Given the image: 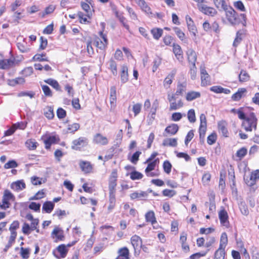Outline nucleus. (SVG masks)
I'll use <instances>...</instances> for the list:
<instances>
[{"label": "nucleus", "mask_w": 259, "mask_h": 259, "mask_svg": "<svg viewBox=\"0 0 259 259\" xmlns=\"http://www.w3.org/2000/svg\"><path fill=\"white\" fill-rule=\"evenodd\" d=\"M238 117L242 119V126L246 132H251L256 130L257 119L254 113L248 114L243 112L238 111Z\"/></svg>", "instance_id": "nucleus-1"}, {"label": "nucleus", "mask_w": 259, "mask_h": 259, "mask_svg": "<svg viewBox=\"0 0 259 259\" xmlns=\"http://www.w3.org/2000/svg\"><path fill=\"white\" fill-rule=\"evenodd\" d=\"M167 99L169 102L170 110H176L183 106L182 99L175 94H168Z\"/></svg>", "instance_id": "nucleus-2"}, {"label": "nucleus", "mask_w": 259, "mask_h": 259, "mask_svg": "<svg viewBox=\"0 0 259 259\" xmlns=\"http://www.w3.org/2000/svg\"><path fill=\"white\" fill-rule=\"evenodd\" d=\"M226 245L227 234L225 232H224L221 237L220 247L215 253V259H225V249Z\"/></svg>", "instance_id": "nucleus-3"}, {"label": "nucleus", "mask_w": 259, "mask_h": 259, "mask_svg": "<svg viewBox=\"0 0 259 259\" xmlns=\"http://www.w3.org/2000/svg\"><path fill=\"white\" fill-rule=\"evenodd\" d=\"M15 197L14 195L9 190H5L2 199L3 204L1 205V207L4 209L8 208L10 205L9 201L11 200L13 201Z\"/></svg>", "instance_id": "nucleus-4"}, {"label": "nucleus", "mask_w": 259, "mask_h": 259, "mask_svg": "<svg viewBox=\"0 0 259 259\" xmlns=\"http://www.w3.org/2000/svg\"><path fill=\"white\" fill-rule=\"evenodd\" d=\"M51 237L54 239L55 242L64 241L65 236L64 231L59 226H55L51 233Z\"/></svg>", "instance_id": "nucleus-5"}, {"label": "nucleus", "mask_w": 259, "mask_h": 259, "mask_svg": "<svg viewBox=\"0 0 259 259\" xmlns=\"http://www.w3.org/2000/svg\"><path fill=\"white\" fill-rule=\"evenodd\" d=\"M228 171L229 176V179L230 180V187L232 190V193L234 197L237 198V189L235 185V173L231 165L230 166V169H228Z\"/></svg>", "instance_id": "nucleus-6"}, {"label": "nucleus", "mask_w": 259, "mask_h": 259, "mask_svg": "<svg viewBox=\"0 0 259 259\" xmlns=\"http://www.w3.org/2000/svg\"><path fill=\"white\" fill-rule=\"evenodd\" d=\"M197 7L201 13L209 16H214L217 13L214 8L203 4H198Z\"/></svg>", "instance_id": "nucleus-7"}, {"label": "nucleus", "mask_w": 259, "mask_h": 259, "mask_svg": "<svg viewBox=\"0 0 259 259\" xmlns=\"http://www.w3.org/2000/svg\"><path fill=\"white\" fill-rule=\"evenodd\" d=\"M200 74H201V84L202 86L205 87L210 84V77L207 72L205 67L203 66H200Z\"/></svg>", "instance_id": "nucleus-8"}, {"label": "nucleus", "mask_w": 259, "mask_h": 259, "mask_svg": "<svg viewBox=\"0 0 259 259\" xmlns=\"http://www.w3.org/2000/svg\"><path fill=\"white\" fill-rule=\"evenodd\" d=\"M117 172L116 169H113L109 179V191H115L117 185Z\"/></svg>", "instance_id": "nucleus-9"}, {"label": "nucleus", "mask_w": 259, "mask_h": 259, "mask_svg": "<svg viewBox=\"0 0 259 259\" xmlns=\"http://www.w3.org/2000/svg\"><path fill=\"white\" fill-rule=\"evenodd\" d=\"M16 59L12 57L10 59L0 60V69H9L15 65Z\"/></svg>", "instance_id": "nucleus-10"}, {"label": "nucleus", "mask_w": 259, "mask_h": 259, "mask_svg": "<svg viewBox=\"0 0 259 259\" xmlns=\"http://www.w3.org/2000/svg\"><path fill=\"white\" fill-rule=\"evenodd\" d=\"M100 36L103 39V41L99 38H97L95 40V44L96 46L101 50H104L108 44V40L106 35L103 33L102 31L99 32Z\"/></svg>", "instance_id": "nucleus-11"}, {"label": "nucleus", "mask_w": 259, "mask_h": 259, "mask_svg": "<svg viewBox=\"0 0 259 259\" xmlns=\"http://www.w3.org/2000/svg\"><path fill=\"white\" fill-rule=\"evenodd\" d=\"M136 3L140 7L141 10L150 17H153L151 9L145 0H136Z\"/></svg>", "instance_id": "nucleus-12"}, {"label": "nucleus", "mask_w": 259, "mask_h": 259, "mask_svg": "<svg viewBox=\"0 0 259 259\" xmlns=\"http://www.w3.org/2000/svg\"><path fill=\"white\" fill-rule=\"evenodd\" d=\"M230 10H228V21L232 25L239 24L240 20L238 14L232 8H230Z\"/></svg>", "instance_id": "nucleus-13"}, {"label": "nucleus", "mask_w": 259, "mask_h": 259, "mask_svg": "<svg viewBox=\"0 0 259 259\" xmlns=\"http://www.w3.org/2000/svg\"><path fill=\"white\" fill-rule=\"evenodd\" d=\"M87 144L88 139L84 137H80L72 142V148L74 150H78L85 146Z\"/></svg>", "instance_id": "nucleus-14"}, {"label": "nucleus", "mask_w": 259, "mask_h": 259, "mask_svg": "<svg viewBox=\"0 0 259 259\" xmlns=\"http://www.w3.org/2000/svg\"><path fill=\"white\" fill-rule=\"evenodd\" d=\"M179 127L177 124L172 123L165 128L163 135L165 137L167 136V135H175L179 131Z\"/></svg>", "instance_id": "nucleus-15"}, {"label": "nucleus", "mask_w": 259, "mask_h": 259, "mask_svg": "<svg viewBox=\"0 0 259 259\" xmlns=\"http://www.w3.org/2000/svg\"><path fill=\"white\" fill-rule=\"evenodd\" d=\"M186 20L189 31L194 36H196L197 30L192 18L189 16L187 15L186 17Z\"/></svg>", "instance_id": "nucleus-16"}, {"label": "nucleus", "mask_w": 259, "mask_h": 259, "mask_svg": "<svg viewBox=\"0 0 259 259\" xmlns=\"http://www.w3.org/2000/svg\"><path fill=\"white\" fill-rule=\"evenodd\" d=\"M94 142L97 144L102 145H107L108 143L107 138L102 136L100 134H97L94 136Z\"/></svg>", "instance_id": "nucleus-17"}, {"label": "nucleus", "mask_w": 259, "mask_h": 259, "mask_svg": "<svg viewBox=\"0 0 259 259\" xmlns=\"http://www.w3.org/2000/svg\"><path fill=\"white\" fill-rule=\"evenodd\" d=\"M131 243L135 250L140 248L142 246V241L141 238L138 235H134L131 238Z\"/></svg>", "instance_id": "nucleus-18"}, {"label": "nucleus", "mask_w": 259, "mask_h": 259, "mask_svg": "<svg viewBox=\"0 0 259 259\" xmlns=\"http://www.w3.org/2000/svg\"><path fill=\"white\" fill-rule=\"evenodd\" d=\"M79 166L81 170L85 173H90L93 169V166L89 161H80Z\"/></svg>", "instance_id": "nucleus-19"}, {"label": "nucleus", "mask_w": 259, "mask_h": 259, "mask_svg": "<svg viewBox=\"0 0 259 259\" xmlns=\"http://www.w3.org/2000/svg\"><path fill=\"white\" fill-rule=\"evenodd\" d=\"M120 78L123 83L126 82L128 80V68L125 65L121 66Z\"/></svg>", "instance_id": "nucleus-20"}, {"label": "nucleus", "mask_w": 259, "mask_h": 259, "mask_svg": "<svg viewBox=\"0 0 259 259\" xmlns=\"http://www.w3.org/2000/svg\"><path fill=\"white\" fill-rule=\"evenodd\" d=\"M118 259H130L129 257V250L126 247L120 248L118 251Z\"/></svg>", "instance_id": "nucleus-21"}, {"label": "nucleus", "mask_w": 259, "mask_h": 259, "mask_svg": "<svg viewBox=\"0 0 259 259\" xmlns=\"http://www.w3.org/2000/svg\"><path fill=\"white\" fill-rule=\"evenodd\" d=\"M226 171L223 170L220 172V178L219 182V189L222 192H224L226 188Z\"/></svg>", "instance_id": "nucleus-22"}, {"label": "nucleus", "mask_w": 259, "mask_h": 259, "mask_svg": "<svg viewBox=\"0 0 259 259\" xmlns=\"http://www.w3.org/2000/svg\"><path fill=\"white\" fill-rule=\"evenodd\" d=\"M187 56L189 63H191L192 65L195 66L197 60V55L195 52L193 50H189L187 52Z\"/></svg>", "instance_id": "nucleus-23"}, {"label": "nucleus", "mask_w": 259, "mask_h": 259, "mask_svg": "<svg viewBox=\"0 0 259 259\" xmlns=\"http://www.w3.org/2000/svg\"><path fill=\"white\" fill-rule=\"evenodd\" d=\"M246 92V90L245 88L239 89L238 91L234 94L232 96V99L234 101L239 100Z\"/></svg>", "instance_id": "nucleus-24"}, {"label": "nucleus", "mask_w": 259, "mask_h": 259, "mask_svg": "<svg viewBox=\"0 0 259 259\" xmlns=\"http://www.w3.org/2000/svg\"><path fill=\"white\" fill-rule=\"evenodd\" d=\"M108 68L110 69L113 75L116 76L117 74V64L116 62L111 59L107 63Z\"/></svg>", "instance_id": "nucleus-25"}, {"label": "nucleus", "mask_w": 259, "mask_h": 259, "mask_svg": "<svg viewBox=\"0 0 259 259\" xmlns=\"http://www.w3.org/2000/svg\"><path fill=\"white\" fill-rule=\"evenodd\" d=\"M11 188L16 190L20 191L25 188V184L23 181H17L11 184Z\"/></svg>", "instance_id": "nucleus-26"}, {"label": "nucleus", "mask_w": 259, "mask_h": 259, "mask_svg": "<svg viewBox=\"0 0 259 259\" xmlns=\"http://www.w3.org/2000/svg\"><path fill=\"white\" fill-rule=\"evenodd\" d=\"M17 46L19 51L22 53H27L30 50V48L27 45V42L24 40L18 42Z\"/></svg>", "instance_id": "nucleus-27"}, {"label": "nucleus", "mask_w": 259, "mask_h": 259, "mask_svg": "<svg viewBox=\"0 0 259 259\" xmlns=\"http://www.w3.org/2000/svg\"><path fill=\"white\" fill-rule=\"evenodd\" d=\"M215 7L220 11H227V5L225 0H213Z\"/></svg>", "instance_id": "nucleus-28"}, {"label": "nucleus", "mask_w": 259, "mask_h": 259, "mask_svg": "<svg viewBox=\"0 0 259 259\" xmlns=\"http://www.w3.org/2000/svg\"><path fill=\"white\" fill-rule=\"evenodd\" d=\"M44 81L47 84L52 86L53 88L58 91H61V87L58 82L53 78H48L44 80Z\"/></svg>", "instance_id": "nucleus-29"}, {"label": "nucleus", "mask_w": 259, "mask_h": 259, "mask_svg": "<svg viewBox=\"0 0 259 259\" xmlns=\"http://www.w3.org/2000/svg\"><path fill=\"white\" fill-rule=\"evenodd\" d=\"M173 52L178 60H180L182 59L183 51L181 49V47L179 45L174 44Z\"/></svg>", "instance_id": "nucleus-30"}, {"label": "nucleus", "mask_w": 259, "mask_h": 259, "mask_svg": "<svg viewBox=\"0 0 259 259\" xmlns=\"http://www.w3.org/2000/svg\"><path fill=\"white\" fill-rule=\"evenodd\" d=\"M200 93L198 92L191 91L187 93L186 99L188 101H191L200 97Z\"/></svg>", "instance_id": "nucleus-31"}, {"label": "nucleus", "mask_w": 259, "mask_h": 259, "mask_svg": "<svg viewBox=\"0 0 259 259\" xmlns=\"http://www.w3.org/2000/svg\"><path fill=\"white\" fill-rule=\"evenodd\" d=\"M159 163V159L158 158H156L153 161L148 162V165L145 170V172H149L154 170L156 165Z\"/></svg>", "instance_id": "nucleus-32"}, {"label": "nucleus", "mask_w": 259, "mask_h": 259, "mask_svg": "<svg viewBox=\"0 0 259 259\" xmlns=\"http://www.w3.org/2000/svg\"><path fill=\"white\" fill-rule=\"evenodd\" d=\"M227 122L225 120H222L218 122V128L219 132L222 133L225 137H227Z\"/></svg>", "instance_id": "nucleus-33"}, {"label": "nucleus", "mask_w": 259, "mask_h": 259, "mask_svg": "<svg viewBox=\"0 0 259 259\" xmlns=\"http://www.w3.org/2000/svg\"><path fill=\"white\" fill-rule=\"evenodd\" d=\"M148 194L146 192L140 191L139 192H134L130 194V197L132 199H140L143 197H146Z\"/></svg>", "instance_id": "nucleus-34"}, {"label": "nucleus", "mask_w": 259, "mask_h": 259, "mask_svg": "<svg viewBox=\"0 0 259 259\" xmlns=\"http://www.w3.org/2000/svg\"><path fill=\"white\" fill-rule=\"evenodd\" d=\"M177 139L176 138H168L163 140L162 145L164 146L176 147L177 146Z\"/></svg>", "instance_id": "nucleus-35"}, {"label": "nucleus", "mask_w": 259, "mask_h": 259, "mask_svg": "<svg viewBox=\"0 0 259 259\" xmlns=\"http://www.w3.org/2000/svg\"><path fill=\"white\" fill-rule=\"evenodd\" d=\"M56 9V6L54 5H50L46 7L44 12L39 14L40 16L44 18L46 15L52 14Z\"/></svg>", "instance_id": "nucleus-36"}, {"label": "nucleus", "mask_w": 259, "mask_h": 259, "mask_svg": "<svg viewBox=\"0 0 259 259\" xmlns=\"http://www.w3.org/2000/svg\"><path fill=\"white\" fill-rule=\"evenodd\" d=\"M54 207V204L51 201H47L42 205V210L50 213L52 212Z\"/></svg>", "instance_id": "nucleus-37"}, {"label": "nucleus", "mask_w": 259, "mask_h": 259, "mask_svg": "<svg viewBox=\"0 0 259 259\" xmlns=\"http://www.w3.org/2000/svg\"><path fill=\"white\" fill-rule=\"evenodd\" d=\"M145 219L147 222H150L152 225L156 223L154 212L153 211H149L145 214Z\"/></svg>", "instance_id": "nucleus-38"}, {"label": "nucleus", "mask_w": 259, "mask_h": 259, "mask_svg": "<svg viewBox=\"0 0 259 259\" xmlns=\"http://www.w3.org/2000/svg\"><path fill=\"white\" fill-rule=\"evenodd\" d=\"M186 91V83L185 82L179 83L177 85V91L175 94L179 96H182Z\"/></svg>", "instance_id": "nucleus-39"}, {"label": "nucleus", "mask_w": 259, "mask_h": 259, "mask_svg": "<svg viewBox=\"0 0 259 259\" xmlns=\"http://www.w3.org/2000/svg\"><path fill=\"white\" fill-rule=\"evenodd\" d=\"M151 32L154 38L158 40L162 35L163 30L161 28H154L151 29Z\"/></svg>", "instance_id": "nucleus-40"}, {"label": "nucleus", "mask_w": 259, "mask_h": 259, "mask_svg": "<svg viewBox=\"0 0 259 259\" xmlns=\"http://www.w3.org/2000/svg\"><path fill=\"white\" fill-rule=\"evenodd\" d=\"M219 217L221 223L224 226H225V223L227 221V211L225 210L224 208L221 210L219 212Z\"/></svg>", "instance_id": "nucleus-41"}, {"label": "nucleus", "mask_w": 259, "mask_h": 259, "mask_svg": "<svg viewBox=\"0 0 259 259\" xmlns=\"http://www.w3.org/2000/svg\"><path fill=\"white\" fill-rule=\"evenodd\" d=\"M176 74V71H172L168 75L166 76L164 80V85L169 86L172 82V79Z\"/></svg>", "instance_id": "nucleus-42"}, {"label": "nucleus", "mask_w": 259, "mask_h": 259, "mask_svg": "<svg viewBox=\"0 0 259 259\" xmlns=\"http://www.w3.org/2000/svg\"><path fill=\"white\" fill-rule=\"evenodd\" d=\"M173 29L180 39L185 42L186 40V35L185 33L181 30V29L175 27L173 28Z\"/></svg>", "instance_id": "nucleus-43"}, {"label": "nucleus", "mask_w": 259, "mask_h": 259, "mask_svg": "<svg viewBox=\"0 0 259 259\" xmlns=\"http://www.w3.org/2000/svg\"><path fill=\"white\" fill-rule=\"evenodd\" d=\"M44 115L49 119H52L54 117L53 109L51 107L48 106L44 109Z\"/></svg>", "instance_id": "nucleus-44"}, {"label": "nucleus", "mask_w": 259, "mask_h": 259, "mask_svg": "<svg viewBox=\"0 0 259 259\" xmlns=\"http://www.w3.org/2000/svg\"><path fill=\"white\" fill-rule=\"evenodd\" d=\"M81 6L82 9L86 12L85 16L90 18L92 15V12L89 4L85 3H81Z\"/></svg>", "instance_id": "nucleus-45"}, {"label": "nucleus", "mask_w": 259, "mask_h": 259, "mask_svg": "<svg viewBox=\"0 0 259 259\" xmlns=\"http://www.w3.org/2000/svg\"><path fill=\"white\" fill-rule=\"evenodd\" d=\"M210 91L217 94H227V89L220 85L213 86L210 88Z\"/></svg>", "instance_id": "nucleus-46"}, {"label": "nucleus", "mask_w": 259, "mask_h": 259, "mask_svg": "<svg viewBox=\"0 0 259 259\" xmlns=\"http://www.w3.org/2000/svg\"><path fill=\"white\" fill-rule=\"evenodd\" d=\"M32 60L34 61H49L48 58L46 57V54H36L33 58Z\"/></svg>", "instance_id": "nucleus-47"}, {"label": "nucleus", "mask_w": 259, "mask_h": 259, "mask_svg": "<svg viewBox=\"0 0 259 259\" xmlns=\"http://www.w3.org/2000/svg\"><path fill=\"white\" fill-rule=\"evenodd\" d=\"M58 251L60 253L61 257H65L68 252V249L65 244H61L59 245L57 248Z\"/></svg>", "instance_id": "nucleus-48"}, {"label": "nucleus", "mask_w": 259, "mask_h": 259, "mask_svg": "<svg viewBox=\"0 0 259 259\" xmlns=\"http://www.w3.org/2000/svg\"><path fill=\"white\" fill-rule=\"evenodd\" d=\"M25 145L28 149L33 150L36 148L38 144L34 140H28L25 142Z\"/></svg>", "instance_id": "nucleus-49"}, {"label": "nucleus", "mask_w": 259, "mask_h": 259, "mask_svg": "<svg viewBox=\"0 0 259 259\" xmlns=\"http://www.w3.org/2000/svg\"><path fill=\"white\" fill-rule=\"evenodd\" d=\"M143 177V175L137 171H134L130 173V178L132 180H137L142 179Z\"/></svg>", "instance_id": "nucleus-50"}, {"label": "nucleus", "mask_w": 259, "mask_h": 259, "mask_svg": "<svg viewBox=\"0 0 259 259\" xmlns=\"http://www.w3.org/2000/svg\"><path fill=\"white\" fill-rule=\"evenodd\" d=\"M239 208L242 214L247 215L249 213L247 206L244 202H241L239 203Z\"/></svg>", "instance_id": "nucleus-51"}, {"label": "nucleus", "mask_w": 259, "mask_h": 259, "mask_svg": "<svg viewBox=\"0 0 259 259\" xmlns=\"http://www.w3.org/2000/svg\"><path fill=\"white\" fill-rule=\"evenodd\" d=\"M247 149L245 147H242L237 151L236 156L241 160L247 154Z\"/></svg>", "instance_id": "nucleus-52"}, {"label": "nucleus", "mask_w": 259, "mask_h": 259, "mask_svg": "<svg viewBox=\"0 0 259 259\" xmlns=\"http://www.w3.org/2000/svg\"><path fill=\"white\" fill-rule=\"evenodd\" d=\"M249 76L248 73L244 70H242L239 75V80L241 82H245L249 79Z\"/></svg>", "instance_id": "nucleus-53"}, {"label": "nucleus", "mask_w": 259, "mask_h": 259, "mask_svg": "<svg viewBox=\"0 0 259 259\" xmlns=\"http://www.w3.org/2000/svg\"><path fill=\"white\" fill-rule=\"evenodd\" d=\"M172 165L169 161L166 160L163 163V168L165 172L169 174L171 169Z\"/></svg>", "instance_id": "nucleus-54"}, {"label": "nucleus", "mask_w": 259, "mask_h": 259, "mask_svg": "<svg viewBox=\"0 0 259 259\" xmlns=\"http://www.w3.org/2000/svg\"><path fill=\"white\" fill-rule=\"evenodd\" d=\"M42 90L45 94V95L47 97H52L53 94L51 91L50 88L46 85H41Z\"/></svg>", "instance_id": "nucleus-55"}, {"label": "nucleus", "mask_w": 259, "mask_h": 259, "mask_svg": "<svg viewBox=\"0 0 259 259\" xmlns=\"http://www.w3.org/2000/svg\"><path fill=\"white\" fill-rule=\"evenodd\" d=\"M80 127V125L77 123H74L68 125L67 130L70 133H74L77 131Z\"/></svg>", "instance_id": "nucleus-56"}, {"label": "nucleus", "mask_w": 259, "mask_h": 259, "mask_svg": "<svg viewBox=\"0 0 259 259\" xmlns=\"http://www.w3.org/2000/svg\"><path fill=\"white\" fill-rule=\"evenodd\" d=\"M188 119L191 122L196 121L195 113L194 109H190L188 112Z\"/></svg>", "instance_id": "nucleus-57"}, {"label": "nucleus", "mask_w": 259, "mask_h": 259, "mask_svg": "<svg viewBox=\"0 0 259 259\" xmlns=\"http://www.w3.org/2000/svg\"><path fill=\"white\" fill-rule=\"evenodd\" d=\"M244 180L245 183L248 186H252L254 185L256 183V181L253 179V178H252V176L251 174L249 178L248 177H244Z\"/></svg>", "instance_id": "nucleus-58"}, {"label": "nucleus", "mask_w": 259, "mask_h": 259, "mask_svg": "<svg viewBox=\"0 0 259 259\" xmlns=\"http://www.w3.org/2000/svg\"><path fill=\"white\" fill-rule=\"evenodd\" d=\"M25 82V80L22 77H18L10 81V84L15 85L17 84H22Z\"/></svg>", "instance_id": "nucleus-59"}, {"label": "nucleus", "mask_w": 259, "mask_h": 259, "mask_svg": "<svg viewBox=\"0 0 259 259\" xmlns=\"http://www.w3.org/2000/svg\"><path fill=\"white\" fill-rule=\"evenodd\" d=\"M77 16L79 19L80 22L81 23H85L86 22H89L88 21V17L85 16V14H84L81 12H78L77 13Z\"/></svg>", "instance_id": "nucleus-60"}, {"label": "nucleus", "mask_w": 259, "mask_h": 259, "mask_svg": "<svg viewBox=\"0 0 259 259\" xmlns=\"http://www.w3.org/2000/svg\"><path fill=\"white\" fill-rule=\"evenodd\" d=\"M217 140V134L214 133H212L207 137V143L209 145L214 144Z\"/></svg>", "instance_id": "nucleus-61"}, {"label": "nucleus", "mask_w": 259, "mask_h": 259, "mask_svg": "<svg viewBox=\"0 0 259 259\" xmlns=\"http://www.w3.org/2000/svg\"><path fill=\"white\" fill-rule=\"evenodd\" d=\"M57 115L59 119L64 118L66 115V112L62 108H59L57 111Z\"/></svg>", "instance_id": "nucleus-62"}, {"label": "nucleus", "mask_w": 259, "mask_h": 259, "mask_svg": "<svg viewBox=\"0 0 259 259\" xmlns=\"http://www.w3.org/2000/svg\"><path fill=\"white\" fill-rule=\"evenodd\" d=\"M18 166L17 162L14 160H11L6 163L4 167L6 169L10 168H15Z\"/></svg>", "instance_id": "nucleus-63"}, {"label": "nucleus", "mask_w": 259, "mask_h": 259, "mask_svg": "<svg viewBox=\"0 0 259 259\" xmlns=\"http://www.w3.org/2000/svg\"><path fill=\"white\" fill-rule=\"evenodd\" d=\"M141 154V152L140 151H137L133 155L131 159V161L134 164H136L138 161L139 160V157Z\"/></svg>", "instance_id": "nucleus-64"}]
</instances>
